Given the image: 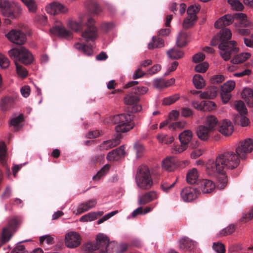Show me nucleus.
Returning <instances> with one entry per match:
<instances>
[{
	"mask_svg": "<svg viewBox=\"0 0 253 253\" xmlns=\"http://www.w3.org/2000/svg\"><path fill=\"white\" fill-rule=\"evenodd\" d=\"M253 150V140L245 139L238 142L235 146V153L231 150L224 151L217 156V165L218 170L226 167L231 169H236L240 164V160H245L248 155Z\"/></svg>",
	"mask_w": 253,
	"mask_h": 253,
	"instance_id": "obj_1",
	"label": "nucleus"
},
{
	"mask_svg": "<svg viewBox=\"0 0 253 253\" xmlns=\"http://www.w3.org/2000/svg\"><path fill=\"white\" fill-rule=\"evenodd\" d=\"M135 182L138 187L143 190L150 189L154 184L149 168L144 165L139 166L135 174Z\"/></svg>",
	"mask_w": 253,
	"mask_h": 253,
	"instance_id": "obj_2",
	"label": "nucleus"
},
{
	"mask_svg": "<svg viewBox=\"0 0 253 253\" xmlns=\"http://www.w3.org/2000/svg\"><path fill=\"white\" fill-rule=\"evenodd\" d=\"M0 11L3 16L13 19L17 18L22 14V8L18 2L0 0Z\"/></svg>",
	"mask_w": 253,
	"mask_h": 253,
	"instance_id": "obj_3",
	"label": "nucleus"
},
{
	"mask_svg": "<svg viewBox=\"0 0 253 253\" xmlns=\"http://www.w3.org/2000/svg\"><path fill=\"white\" fill-rule=\"evenodd\" d=\"M217 164V157L215 160L213 159H209L207 162V171L209 170L210 174L216 173L217 185L216 188L219 189H224L228 183L227 176L224 171L225 169H229V168L224 167L221 170L218 169L216 166Z\"/></svg>",
	"mask_w": 253,
	"mask_h": 253,
	"instance_id": "obj_4",
	"label": "nucleus"
},
{
	"mask_svg": "<svg viewBox=\"0 0 253 253\" xmlns=\"http://www.w3.org/2000/svg\"><path fill=\"white\" fill-rule=\"evenodd\" d=\"M8 54L11 58L14 59V61H18L25 65L31 64L34 61L32 54L24 46L10 49Z\"/></svg>",
	"mask_w": 253,
	"mask_h": 253,
	"instance_id": "obj_5",
	"label": "nucleus"
},
{
	"mask_svg": "<svg viewBox=\"0 0 253 253\" xmlns=\"http://www.w3.org/2000/svg\"><path fill=\"white\" fill-rule=\"evenodd\" d=\"M113 121L114 124L117 125L115 129L117 132H127L134 126L131 122V116L128 114L124 113L115 115Z\"/></svg>",
	"mask_w": 253,
	"mask_h": 253,
	"instance_id": "obj_6",
	"label": "nucleus"
},
{
	"mask_svg": "<svg viewBox=\"0 0 253 253\" xmlns=\"http://www.w3.org/2000/svg\"><path fill=\"white\" fill-rule=\"evenodd\" d=\"M236 42L230 41L227 43H221L218 46L219 53L225 61L229 60L233 53H237L238 49L236 47Z\"/></svg>",
	"mask_w": 253,
	"mask_h": 253,
	"instance_id": "obj_7",
	"label": "nucleus"
},
{
	"mask_svg": "<svg viewBox=\"0 0 253 253\" xmlns=\"http://www.w3.org/2000/svg\"><path fill=\"white\" fill-rule=\"evenodd\" d=\"M82 236L77 232L70 231L65 235V245L69 249H75L79 247L82 244Z\"/></svg>",
	"mask_w": 253,
	"mask_h": 253,
	"instance_id": "obj_8",
	"label": "nucleus"
},
{
	"mask_svg": "<svg viewBox=\"0 0 253 253\" xmlns=\"http://www.w3.org/2000/svg\"><path fill=\"white\" fill-rule=\"evenodd\" d=\"M5 37L11 42L21 45L27 41L26 34L22 31L13 29L5 35Z\"/></svg>",
	"mask_w": 253,
	"mask_h": 253,
	"instance_id": "obj_9",
	"label": "nucleus"
},
{
	"mask_svg": "<svg viewBox=\"0 0 253 253\" xmlns=\"http://www.w3.org/2000/svg\"><path fill=\"white\" fill-rule=\"evenodd\" d=\"M95 20L89 17L86 23L87 29L82 33V36L87 41H93L98 37L97 29L94 26Z\"/></svg>",
	"mask_w": 253,
	"mask_h": 253,
	"instance_id": "obj_10",
	"label": "nucleus"
},
{
	"mask_svg": "<svg viewBox=\"0 0 253 253\" xmlns=\"http://www.w3.org/2000/svg\"><path fill=\"white\" fill-rule=\"evenodd\" d=\"M181 163L188 165V162L187 161L180 162L174 157H168L163 161L162 167L169 171H173L178 167L181 166Z\"/></svg>",
	"mask_w": 253,
	"mask_h": 253,
	"instance_id": "obj_11",
	"label": "nucleus"
},
{
	"mask_svg": "<svg viewBox=\"0 0 253 253\" xmlns=\"http://www.w3.org/2000/svg\"><path fill=\"white\" fill-rule=\"evenodd\" d=\"M45 9L48 13L54 15L66 13L68 11V8L66 6L58 2H52L48 4Z\"/></svg>",
	"mask_w": 253,
	"mask_h": 253,
	"instance_id": "obj_12",
	"label": "nucleus"
},
{
	"mask_svg": "<svg viewBox=\"0 0 253 253\" xmlns=\"http://www.w3.org/2000/svg\"><path fill=\"white\" fill-rule=\"evenodd\" d=\"M199 195V191L197 189L190 187L183 188L180 192V196L185 202H190L196 199Z\"/></svg>",
	"mask_w": 253,
	"mask_h": 253,
	"instance_id": "obj_13",
	"label": "nucleus"
},
{
	"mask_svg": "<svg viewBox=\"0 0 253 253\" xmlns=\"http://www.w3.org/2000/svg\"><path fill=\"white\" fill-rule=\"evenodd\" d=\"M236 32L239 35L242 36H248L251 31L249 29H253V22L251 21H240L239 23H235L234 25Z\"/></svg>",
	"mask_w": 253,
	"mask_h": 253,
	"instance_id": "obj_14",
	"label": "nucleus"
},
{
	"mask_svg": "<svg viewBox=\"0 0 253 253\" xmlns=\"http://www.w3.org/2000/svg\"><path fill=\"white\" fill-rule=\"evenodd\" d=\"M121 135L117 134L114 138L103 141L96 148V151H106L115 147L120 144Z\"/></svg>",
	"mask_w": 253,
	"mask_h": 253,
	"instance_id": "obj_15",
	"label": "nucleus"
},
{
	"mask_svg": "<svg viewBox=\"0 0 253 253\" xmlns=\"http://www.w3.org/2000/svg\"><path fill=\"white\" fill-rule=\"evenodd\" d=\"M124 146L122 145L109 152L106 156V159L110 162L118 161L126 155Z\"/></svg>",
	"mask_w": 253,
	"mask_h": 253,
	"instance_id": "obj_16",
	"label": "nucleus"
},
{
	"mask_svg": "<svg viewBox=\"0 0 253 253\" xmlns=\"http://www.w3.org/2000/svg\"><path fill=\"white\" fill-rule=\"evenodd\" d=\"M159 195L155 191L152 190L144 193L138 197V204L140 205H145L158 198Z\"/></svg>",
	"mask_w": 253,
	"mask_h": 253,
	"instance_id": "obj_17",
	"label": "nucleus"
},
{
	"mask_svg": "<svg viewBox=\"0 0 253 253\" xmlns=\"http://www.w3.org/2000/svg\"><path fill=\"white\" fill-rule=\"evenodd\" d=\"M140 98L137 96L127 95L124 98V103L127 105H133L132 112H137L142 109L141 105L137 104Z\"/></svg>",
	"mask_w": 253,
	"mask_h": 253,
	"instance_id": "obj_18",
	"label": "nucleus"
},
{
	"mask_svg": "<svg viewBox=\"0 0 253 253\" xmlns=\"http://www.w3.org/2000/svg\"><path fill=\"white\" fill-rule=\"evenodd\" d=\"M234 21V16L231 14H226L219 18L214 23L216 28L220 29L223 27L231 25Z\"/></svg>",
	"mask_w": 253,
	"mask_h": 253,
	"instance_id": "obj_19",
	"label": "nucleus"
},
{
	"mask_svg": "<svg viewBox=\"0 0 253 253\" xmlns=\"http://www.w3.org/2000/svg\"><path fill=\"white\" fill-rule=\"evenodd\" d=\"M174 83L175 79L174 78H171L168 80H165L163 78H157L154 80L153 86L156 88L161 89L171 86Z\"/></svg>",
	"mask_w": 253,
	"mask_h": 253,
	"instance_id": "obj_20",
	"label": "nucleus"
},
{
	"mask_svg": "<svg viewBox=\"0 0 253 253\" xmlns=\"http://www.w3.org/2000/svg\"><path fill=\"white\" fill-rule=\"evenodd\" d=\"M15 103L14 98L10 96H5L0 100V108L2 111H6L13 107Z\"/></svg>",
	"mask_w": 253,
	"mask_h": 253,
	"instance_id": "obj_21",
	"label": "nucleus"
},
{
	"mask_svg": "<svg viewBox=\"0 0 253 253\" xmlns=\"http://www.w3.org/2000/svg\"><path fill=\"white\" fill-rule=\"evenodd\" d=\"M97 204V200L95 199H92L84 203L81 204L77 210L76 214H80L85 212L95 207Z\"/></svg>",
	"mask_w": 253,
	"mask_h": 253,
	"instance_id": "obj_22",
	"label": "nucleus"
},
{
	"mask_svg": "<svg viewBox=\"0 0 253 253\" xmlns=\"http://www.w3.org/2000/svg\"><path fill=\"white\" fill-rule=\"evenodd\" d=\"M50 32L53 34L62 38L68 39L72 37V33L62 25L53 27L50 29Z\"/></svg>",
	"mask_w": 253,
	"mask_h": 253,
	"instance_id": "obj_23",
	"label": "nucleus"
},
{
	"mask_svg": "<svg viewBox=\"0 0 253 253\" xmlns=\"http://www.w3.org/2000/svg\"><path fill=\"white\" fill-rule=\"evenodd\" d=\"M193 134L191 130H185L178 135L180 143H183L188 147L189 143L192 141Z\"/></svg>",
	"mask_w": 253,
	"mask_h": 253,
	"instance_id": "obj_24",
	"label": "nucleus"
},
{
	"mask_svg": "<svg viewBox=\"0 0 253 253\" xmlns=\"http://www.w3.org/2000/svg\"><path fill=\"white\" fill-rule=\"evenodd\" d=\"M109 239L108 237L103 234H98L96 238V243H93L94 245H96L97 250L100 249H106L108 243H109Z\"/></svg>",
	"mask_w": 253,
	"mask_h": 253,
	"instance_id": "obj_25",
	"label": "nucleus"
},
{
	"mask_svg": "<svg viewBox=\"0 0 253 253\" xmlns=\"http://www.w3.org/2000/svg\"><path fill=\"white\" fill-rule=\"evenodd\" d=\"M199 173L196 168L189 169L186 174V180L188 184L193 185L196 184L199 179Z\"/></svg>",
	"mask_w": 253,
	"mask_h": 253,
	"instance_id": "obj_26",
	"label": "nucleus"
},
{
	"mask_svg": "<svg viewBox=\"0 0 253 253\" xmlns=\"http://www.w3.org/2000/svg\"><path fill=\"white\" fill-rule=\"evenodd\" d=\"M179 246L182 250L191 251L195 248V244L189 238H184L180 240Z\"/></svg>",
	"mask_w": 253,
	"mask_h": 253,
	"instance_id": "obj_27",
	"label": "nucleus"
},
{
	"mask_svg": "<svg viewBox=\"0 0 253 253\" xmlns=\"http://www.w3.org/2000/svg\"><path fill=\"white\" fill-rule=\"evenodd\" d=\"M242 98L250 107L253 106V90L250 88H245L241 93Z\"/></svg>",
	"mask_w": 253,
	"mask_h": 253,
	"instance_id": "obj_28",
	"label": "nucleus"
},
{
	"mask_svg": "<svg viewBox=\"0 0 253 253\" xmlns=\"http://www.w3.org/2000/svg\"><path fill=\"white\" fill-rule=\"evenodd\" d=\"M251 54L249 52H242L235 55L231 59L230 62L233 64H238L243 63L250 58Z\"/></svg>",
	"mask_w": 253,
	"mask_h": 253,
	"instance_id": "obj_29",
	"label": "nucleus"
},
{
	"mask_svg": "<svg viewBox=\"0 0 253 253\" xmlns=\"http://www.w3.org/2000/svg\"><path fill=\"white\" fill-rule=\"evenodd\" d=\"M217 119L212 115L207 116V134L208 132L215 130L217 127Z\"/></svg>",
	"mask_w": 253,
	"mask_h": 253,
	"instance_id": "obj_30",
	"label": "nucleus"
},
{
	"mask_svg": "<svg viewBox=\"0 0 253 253\" xmlns=\"http://www.w3.org/2000/svg\"><path fill=\"white\" fill-rule=\"evenodd\" d=\"M0 247L7 243L12 236V233L9 228H3L1 233Z\"/></svg>",
	"mask_w": 253,
	"mask_h": 253,
	"instance_id": "obj_31",
	"label": "nucleus"
},
{
	"mask_svg": "<svg viewBox=\"0 0 253 253\" xmlns=\"http://www.w3.org/2000/svg\"><path fill=\"white\" fill-rule=\"evenodd\" d=\"M165 45V42L163 39L158 36H154L152 38V42L148 45V47L149 49H153L156 48H161Z\"/></svg>",
	"mask_w": 253,
	"mask_h": 253,
	"instance_id": "obj_32",
	"label": "nucleus"
},
{
	"mask_svg": "<svg viewBox=\"0 0 253 253\" xmlns=\"http://www.w3.org/2000/svg\"><path fill=\"white\" fill-rule=\"evenodd\" d=\"M217 37H219V40L221 43H227L226 42L232 37V33L230 29L224 28L222 29L217 34Z\"/></svg>",
	"mask_w": 253,
	"mask_h": 253,
	"instance_id": "obj_33",
	"label": "nucleus"
},
{
	"mask_svg": "<svg viewBox=\"0 0 253 253\" xmlns=\"http://www.w3.org/2000/svg\"><path fill=\"white\" fill-rule=\"evenodd\" d=\"M193 83L196 88L201 89L205 86V81L202 76L196 74L193 78Z\"/></svg>",
	"mask_w": 253,
	"mask_h": 253,
	"instance_id": "obj_34",
	"label": "nucleus"
},
{
	"mask_svg": "<svg viewBox=\"0 0 253 253\" xmlns=\"http://www.w3.org/2000/svg\"><path fill=\"white\" fill-rule=\"evenodd\" d=\"M167 55L172 59H178L183 56L184 53L179 49L171 48L167 51Z\"/></svg>",
	"mask_w": 253,
	"mask_h": 253,
	"instance_id": "obj_35",
	"label": "nucleus"
},
{
	"mask_svg": "<svg viewBox=\"0 0 253 253\" xmlns=\"http://www.w3.org/2000/svg\"><path fill=\"white\" fill-rule=\"evenodd\" d=\"M27 7L29 12L35 13L38 9V5L35 0H21Z\"/></svg>",
	"mask_w": 253,
	"mask_h": 253,
	"instance_id": "obj_36",
	"label": "nucleus"
},
{
	"mask_svg": "<svg viewBox=\"0 0 253 253\" xmlns=\"http://www.w3.org/2000/svg\"><path fill=\"white\" fill-rule=\"evenodd\" d=\"M187 37L186 33L183 32L179 33L176 40L177 45L179 47L185 46L187 44Z\"/></svg>",
	"mask_w": 253,
	"mask_h": 253,
	"instance_id": "obj_37",
	"label": "nucleus"
},
{
	"mask_svg": "<svg viewBox=\"0 0 253 253\" xmlns=\"http://www.w3.org/2000/svg\"><path fill=\"white\" fill-rule=\"evenodd\" d=\"M157 138L160 142L166 144H170L174 141V138L172 136L165 134H159L157 136Z\"/></svg>",
	"mask_w": 253,
	"mask_h": 253,
	"instance_id": "obj_38",
	"label": "nucleus"
},
{
	"mask_svg": "<svg viewBox=\"0 0 253 253\" xmlns=\"http://www.w3.org/2000/svg\"><path fill=\"white\" fill-rule=\"evenodd\" d=\"M15 65L16 68V73L21 78H25L28 76V71L22 65H20L16 61H15Z\"/></svg>",
	"mask_w": 253,
	"mask_h": 253,
	"instance_id": "obj_39",
	"label": "nucleus"
},
{
	"mask_svg": "<svg viewBox=\"0 0 253 253\" xmlns=\"http://www.w3.org/2000/svg\"><path fill=\"white\" fill-rule=\"evenodd\" d=\"M110 168L109 165L106 164L95 175L92 177L94 180H98L101 177L105 175L109 171Z\"/></svg>",
	"mask_w": 253,
	"mask_h": 253,
	"instance_id": "obj_40",
	"label": "nucleus"
},
{
	"mask_svg": "<svg viewBox=\"0 0 253 253\" xmlns=\"http://www.w3.org/2000/svg\"><path fill=\"white\" fill-rule=\"evenodd\" d=\"M180 98V94L176 93L163 99V104L165 105H169L175 102Z\"/></svg>",
	"mask_w": 253,
	"mask_h": 253,
	"instance_id": "obj_41",
	"label": "nucleus"
},
{
	"mask_svg": "<svg viewBox=\"0 0 253 253\" xmlns=\"http://www.w3.org/2000/svg\"><path fill=\"white\" fill-rule=\"evenodd\" d=\"M97 250V246L94 245L93 243L89 242L85 244L83 247L81 253H95V251Z\"/></svg>",
	"mask_w": 253,
	"mask_h": 253,
	"instance_id": "obj_42",
	"label": "nucleus"
},
{
	"mask_svg": "<svg viewBox=\"0 0 253 253\" xmlns=\"http://www.w3.org/2000/svg\"><path fill=\"white\" fill-rule=\"evenodd\" d=\"M68 27L75 32H78L82 30L84 26L82 22H77L76 21H70L68 23Z\"/></svg>",
	"mask_w": 253,
	"mask_h": 253,
	"instance_id": "obj_43",
	"label": "nucleus"
},
{
	"mask_svg": "<svg viewBox=\"0 0 253 253\" xmlns=\"http://www.w3.org/2000/svg\"><path fill=\"white\" fill-rule=\"evenodd\" d=\"M235 82L230 80L226 82L221 87V90L226 92H231L235 87Z\"/></svg>",
	"mask_w": 253,
	"mask_h": 253,
	"instance_id": "obj_44",
	"label": "nucleus"
},
{
	"mask_svg": "<svg viewBox=\"0 0 253 253\" xmlns=\"http://www.w3.org/2000/svg\"><path fill=\"white\" fill-rule=\"evenodd\" d=\"M218 91V89L216 86L212 85L209 87L207 89V98L213 99L216 96Z\"/></svg>",
	"mask_w": 253,
	"mask_h": 253,
	"instance_id": "obj_45",
	"label": "nucleus"
},
{
	"mask_svg": "<svg viewBox=\"0 0 253 253\" xmlns=\"http://www.w3.org/2000/svg\"><path fill=\"white\" fill-rule=\"evenodd\" d=\"M235 108L239 112L241 115H245L247 113V108L244 102L241 100L235 102Z\"/></svg>",
	"mask_w": 253,
	"mask_h": 253,
	"instance_id": "obj_46",
	"label": "nucleus"
},
{
	"mask_svg": "<svg viewBox=\"0 0 253 253\" xmlns=\"http://www.w3.org/2000/svg\"><path fill=\"white\" fill-rule=\"evenodd\" d=\"M188 146L183 143H180V145H174L171 148V152L174 154H181L187 148Z\"/></svg>",
	"mask_w": 253,
	"mask_h": 253,
	"instance_id": "obj_47",
	"label": "nucleus"
},
{
	"mask_svg": "<svg viewBox=\"0 0 253 253\" xmlns=\"http://www.w3.org/2000/svg\"><path fill=\"white\" fill-rule=\"evenodd\" d=\"M228 4L231 9L235 11H242L244 8L243 3L239 0H233Z\"/></svg>",
	"mask_w": 253,
	"mask_h": 253,
	"instance_id": "obj_48",
	"label": "nucleus"
},
{
	"mask_svg": "<svg viewBox=\"0 0 253 253\" xmlns=\"http://www.w3.org/2000/svg\"><path fill=\"white\" fill-rule=\"evenodd\" d=\"M23 120V114H20L18 116L10 120V124L11 126H13L15 127L16 131H17L18 130V129L17 127L18 126L19 124L22 122Z\"/></svg>",
	"mask_w": 253,
	"mask_h": 253,
	"instance_id": "obj_49",
	"label": "nucleus"
},
{
	"mask_svg": "<svg viewBox=\"0 0 253 253\" xmlns=\"http://www.w3.org/2000/svg\"><path fill=\"white\" fill-rule=\"evenodd\" d=\"M199 11L198 6L193 5L188 7L187 10V16L192 18V19H197L196 13Z\"/></svg>",
	"mask_w": 253,
	"mask_h": 253,
	"instance_id": "obj_50",
	"label": "nucleus"
},
{
	"mask_svg": "<svg viewBox=\"0 0 253 253\" xmlns=\"http://www.w3.org/2000/svg\"><path fill=\"white\" fill-rule=\"evenodd\" d=\"M196 20V19H192L191 17L187 16L184 19L182 27L185 29H188L191 28L194 24L195 21Z\"/></svg>",
	"mask_w": 253,
	"mask_h": 253,
	"instance_id": "obj_51",
	"label": "nucleus"
},
{
	"mask_svg": "<svg viewBox=\"0 0 253 253\" xmlns=\"http://www.w3.org/2000/svg\"><path fill=\"white\" fill-rule=\"evenodd\" d=\"M234 226L232 224L229 225L228 226L222 230L218 234V236L222 237L231 234L234 231Z\"/></svg>",
	"mask_w": 253,
	"mask_h": 253,
	"instance_id": "obj_52",
	"label": "nucleus"
},
{
	"mask_svg": "<svg viewBox=\"0 0 253 253\" xmlns=\"http://www.w3.org/2000/svg\"><path fill=\"white\" fill-rule=\"evenodd\" d=\"M197 135L199 138L201 140H206V126L200 125L198 127L196 131Z\"/></svg>",
	"mask_w": 253,
	"mask_h": 253,
	"instance_id": "obj_53",
	"label": "nucleus"
},
{
	"mask_svg": "<svg viewBox=\"0 0 253 253\" xmlns=\"http://www.w3.org/2000/svg\"><path fill=\"white\" fill-rule=\"evenodd\" d=\"M225 80V77L222 75H216L212 76L210 79V82L212 84H218L222 83Z\"/></svg>",
	"mask_w": 253,
	"mask_h": 253,
	"instance_id": "obj_54",
	"label": "nucleus"
},
{
	"mask_svg": "<svg viewBox=\"0 0 253 253\" xmlns=\"http://www.w3.org/2000/svg\"><path fill=\"white\" fill-rule=\"evenodd\" d=\"M212 248L217 253H224L225 251L224 245L220 242L214 243Z\"/></svg>",
	"mask_w": 253,
	"mask_h": 253,
	"instance_id": "obj_55",
	"label": "nucleus"
},
{
	"mask_svg": "<svg viewBox=\"0 0 253 253\" xmlns=\"http://www.w3.org/2000/svg\"><path fill=\"white\" fill-rule=\"evenodd\" d=\"M186 125L185 122H176L170 124L169 126V128L171 130H174L176 129H181L185 127Z\"/></svg>",
	"mask_w": 253,
	"mask_h": 253,
	"instance_id": "obj_56",
	"label": "nucleus"
},
{
	"mask_svg": "<svg viewBox=\"0 0 253 253\" xmlns=\"http://www.w3.org/2000/svg\"><path fill=\"white\" fill-rule=\"evenodd\" d=\"M205 58V55L202 52H198L192 56V62L198 63L202 62Z\"/></svg>",
	"mask_w": 253,
	"mask_h": 253,
	"instance_id": "obj_57",
	"label": "nucleus"
},
{
	"mask_svg": "<svg viewBox=\"0 0 253 253\" xmlns=\"http://www.w3.org/2000/svg\"><path fill=\"white\" fill-rule=\"evenodd\" d=\"M197 185V189L199 191V194H200V191H203V193H205V189L206 188V179H198L196 183Z\"/></svg>",
	"mask_w": 253,
	"mask_h": 253,
	"instance_id": "obj_58",
	"label": "nucleus"
},
{
	"mask_svg": "<svg viewBox=\"0 0 253 253\" xmlns=\"http://www.w3.org/2000/svg\"><path fill=\"white\" fill-rule=\"evenodd\" d=\"M45 240L46 243L49 245H52L54 243V238L52 236L46 235L40 238V242L42 243Z\"/></svg>",
	"mask_w": 253,
	"mask_h": 253,
	"instance_id": "obj_59",
	"label": "nucleus"
},
{
	"mask_svg": "<svg viewBox=\"0 0 253 253\" xmlns=\"http://www.w3.org/2000/svg\"><path fill=\"white\" fill-rule=\"evenodd\" d=\"M10 61L8 59L2 55H0V67L6 69L9 67Z\"/></svg>",
	"mask_w": 253,
	"mask_h": 253,
	"instance_id": "obj_60",
	"label": "nucleus"
},
{
	"mask_svg": "<svg viewBox=\"0 0 253 253\" xmlns=\"http://www.w3.org/2000/svg\"><path fill=\"white\" fill-rule=\"evenodd\" d=\"M134 149L137 158H140L142 157L145 151L144 147L141 144H136L134 146Z\"/></svg>",
	"mask_w": 253,
	"mask_h": 253,
	"instance_id": "obj_61",
	"label": "nucleus"
},
{
	"mask_svg": "<svg viewBox=\"0 0 253 253\" xmlns=\"http://www.w3.org/2000/svg\"><path fill=\"white\" fill-rule=\"evenodd\" d=\"M176 180L173 182L171 184H169L167 182H163L161 185V189L163 190L165 192H168L169 190L172 188L176 184Z\"/></svg>",
	"mask_w": 253,
	"mask_h": 253,
	"instance_id": "obj_62",
	"label": "nucleus"
},
{
	"mask_svg": "<svg viewBox=\"0 0 253 253\" xmlns=\"http://www.w3.org/2000/svg\"><path fill=\"white\" fill-rule=\"evenodd\" d=\"M117 246V243L115 241L110 242L108 243L106 247V251L107 253H112L116 249Z\"/></svg>",
	"mask_w": 253,
	"mask_h": 253,
	"instance_id": "obj_63",
	"label": "nucleus"
},
{
	"mask_svg": "<svg viewBox=\"0 0 253 253\" xmlns=\"http://www.w3.org/2000/svg\"><path fill=\"white\" fill-rule=\"evenodd\" d=\"M11 253H28L25 250V246L21 244H18L11 252Z\"/></svg>",
	"mask_w": 253,
	"mask_h": 253,
	"instance_id": "obj_64",
	"label": "nucleus"
}]
</instances>
